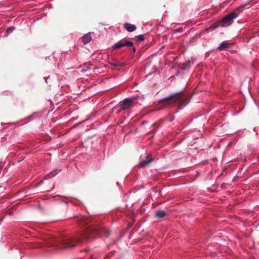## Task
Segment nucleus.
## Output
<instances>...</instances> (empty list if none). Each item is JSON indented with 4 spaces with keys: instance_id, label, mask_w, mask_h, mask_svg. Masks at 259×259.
Here are the masks:
<instances>
[{
    "instance_id": "obj_1",
    "label": "nucleus",
    "mask_w": 259,
    "mask_h": 259,
    "mask_svg": "<svg viewBox=\"0 0 259 259\" xmlns=\"http://www.w3.org/2000/svg\"><path fill=\"white\" fill-rule=\"evenodd\" d=\"M96 234H103L108 237L109 231L102 226L92 224L87 227L83 233L77 234L73 237L56 238L51 235H47L44 241L48 246L61 250L74 247L81 243L82 240L94 237Z\"/></svg>"
},
{
    "instance_id": "obj_2",
    "label": "nucleus",
    "mask_w": 259,
    "mask_h": 259,
    "mask_svg": "<svg viewBox=\"0 0 259 259\" xmlns=\"http://www.w3.org/2000/svg\"><path fill=\"white\" fill-rule=\"evenodd\" d=\"M188 98H162L158 101L159 104L164 107H169L171 105L177 106L179 109L183 108L188 103Z\"/></svg>"
},
{
    "instance_id": "obj_3",
    "label": "nucleus",
    "mask_w": 259,
    "mask_h": 259,
    "mask_svg": "<svg viewBox=\"0 0 259 259\" xmlns=\"http://www.w3.org/2000/svg\"><path fill=\"white\" fill-rule=\"evenodd\" d=\"M245 5H242L240 7L238 8L236 11L233 12L225 17L222 20L221 23L224 25H229L233 22V20L237 16L240 12H237L240 9H242L245 7Z\"/></svg>"
},
{
    "instance_id": "obj_4",
    "label": "nucleus",
    "mask_w": 259,
    "mask_h": 259,
    "mask_svg": "<svg viewBox=\"0 0 259 259\" xmlns=\"http://www.w3.org/2000/svg\"><path fill=\"white\" fill-rule=\"evenodd\" d=\"M136 98H124L122 101L118 104L121 110H127L132 107L133 106L137 104Z\"/></svg>"
},
{
    "instance_id": "obj_5",
    "label": "nucleus",
    "mask_w": 259,
    "mask_h": 259,
    "mask_svg": "<svg viewBox=\"0 0 259 259\" xmlns=\"http://www.w3.org/2000/svg\"><path fill=\"white\" fill-rule=\"evenodd\" d=\"M124 46L133 47V42L131 41L126 39L120 40L116 43L114 44L112 46V48L114 49H117L121 48V47H123Z\"/></svg>"
},
{
    "instance_id": "obj_6",
    "label": "nucleus",
    "mask_w": 259,
    "mask_h": 259,
    "mask_svg": "<svg viewBox=\"0 0 259 259\" xmlns=\"http://www.w3.org/2000/svg\"><path fill=\"white\" fill-rule=\"evenodd\" d=\"M91 218L89 217L80 215L76 218V222L81 226L87 225L91 222Z\"/></svg>"
},
{
    "instance_id": "obj_7",
    "label": "nucleus",
    "mask_w": 259,
    "mask_h": 259,
    "mask_svg": "<svg viewBox=\"0 0 259 259\" xmlns=\"http://www.w3.org/2000/svg\"><path fill=\"white\" fill-rule=\"evenodd\" d=\"M154 161V159L150 155H148L144 159L142 160L138 164L139 168H143L147 166Z\"/></svg>"
},
{
    "instance_id": "obj_8",
    "label": "nucleus",
    "mask_w": 259,
    "mask_h": 259,
    "mask_svg": "<svg viewBox=\"0 0 259 259\" xmlns=\"http://www.w3.org/2000/svg\"><path fill=\"white\" fill-rule=\"evenodd\" d=\"M124 28L128 31V32H133L136 30L137 27L135 25H133L131 23H125L124 24Z\"/></svg>"
},
{
    "instance_id": "obj_9",
    "label": "nucleus",
    "mask_w": 259,
    "mask_h": 259,
    "mask_svg": "<svg viewBox=\"0 0 259 259\" xmlns=\"http://www.w3.org/2000/svg\"><path fill=\"white\" fill-rule=\"evenodd\" d=\"M166 215V212L164 210L157 211L154 213V217L161 219Z\"/></svg>"
},
{
    "instance_id": "obj_10",
    "label": "nucleus",
    "mask_w": 259,
    "mask_h": 259,
    "mask_svg": "<svg viewBox=\"0 0 259 259\" xmlns=\"http://www.w3.org/2000/svg\"><path fill=\"white\" fill-rule=\"evenodd\" d=\"M82 40L84 44H86L90 42L92 40V37L90 34H86L82 37Z\"/></svg>"
},
{
    "instance_id": "obj_11",
    "label": "nucleus",
    "mask_w": 259,
    "mask_h": 259,
    "mask_svg": "<svg viewBox=\"0 0 259 259\" xmlns=\"http://www.w3.org/2000/svg\"><path fill=\"white\" fill-rule=\"evenodd\" d=\"M221 24V23L220 22L214 23V24H212L211 26H210L209 28L206 29L205 30L206 31L214 30L215 29H216L217 28L219 27V26L220 25V24Z\"/></svg>"
},
{
    "instance_id": "obj_12",
    "label": "nucleus",
    "mask_w": 259,
    "mask_h": 259,
    "mask_svg": "<svg viewBox=\"0 0 259 259\" xmlns=\"http://www.w3.org/2000/svg\"><path fill=\"white\" fill-rule=\"evenodd\" d=\"M229 44L223 41L222 42L218 47V49L220 51L227 49L229 47Z\"/></svg>"
},
{
    "instance_id": "obj_13",
    "label": "nucleus",
    "mask_w": 259,
    "mask_h": 259,
    "mask_svg": "<svg viewBox=\"0 0 259 259\" xmlns=\"http://www.w3.org/2000/svg\"><path fill=\"white\" fill-rule=\"evenodd\" d=\"M184 96V95L183 94V92H179L176 93L175 94H174L172 95L169 96L168 97H172V98H174V97H182Z\"/></svg>"
},
{
    "instance_id": "obj_14",
    "label": "nucleus",
    "mask_w": 259,
    "mask_h": 259,
    "mask_svg": "<svg viewBox=\"0 0 259 259\" xmlns=\"http://www.w3.org/2000/svg\"><path fill=\"white\" fill-rule=\"evenodd\" d=\"M15 27H10L8 28L6 31L7 35H9L11 33L13 32V31L14 30Z\"/></svg>"
},
{
    "instance_id": "obj_15",
    "label": "nucleus",
    "mask_w": 259,
    "mask_h": 259,
    "mask_svg": "<svg viewBox=\"0 0 259 259\" xmlns=\"http://www.w3.org/2000/svg\"><path fill=\"white\" fill-rule=\"evenodd\" d=\"M144 39V35H139L137 36V40L139 41H142Z\"/></svg>"
},
{
    "instance_id": "obj_16",
    "label": "nucleus",
    "mask_w": 259,
    "mask_h": 259,
    "mask_svg": "<svg viewBox=\"0 0 259 259\" xmlns=\"http://www.w3.org/2000/svg\"><path fill=\"white\" fill-rule=\"evenodd\" d=\"M55 175L56 174H54V172H51L47 176V177H48V179H50L53 178L54 176H55Z\"/></svg>"
},
{
    "instance_id": "obj_17",
    "label": "nucleus",
    "mask_w": 259,
    "mask_h": 259,
    "mask_svg": "<svg viewBox=\"0 0 259 259\" xmlns=\"http://www.w3.org/2000/svg\"><path fill=\"white\" fill-rule=\"evenodd\" d=\"M132 47V50H133V53L134 54L136 51V48L135 47H134V46Z\"/></svg>"
},
{
    "instance_id": "obj_18",
    "label": "nucleus",
    "mask_w": 259,
    "mask_h": 259,
    "mask_svg": "<svg viewBox=\"0 0 259 259\" xmlns=\"http://www.w3.org/2000/svg\"><path fill=\"white\" fill-rule=\"evenodd\" d=\"M114 65L115 66H121V64H120V63H118V64H114Z\"/></svg>"
},
{
    "instance_id": "obj_19",
    "label": "nucleus",
    "mask_w": 259,
    "mask_h": 259,
    "mask_svg": "<svg viewBox=\"0 0 259 259\" xmlns=\"http://www.w3.org/2000/svg\"><path fill=\"white\" fill-rule=\"evenodd\" d=\"M169 120H170V121H172L173 120V118H172V117H170V118H169Z\"/></svg>"
},
{
    "instance_id": "obj_20",
    "label": "nucleus",
    "mask_w": 259,
    "mask_h": 259,
    "mask_svg": "<svg viewBox=\"0 0 259 259\" xmlns=\"http://www.w3.org/2000/svg\"><path fill=\"white\" fill-rule=\"evenodd\" d=\"M187 69V67H184L183 68V69H184V70H185V69Z\"/></svg>"
},
{
    "instance_id": "obj_21",
    "label": "nucleus",
    "mask_w": 259,
    "mask_h": 259,
    "mask_svg": "<svg viewBox=\"0 0 259 259\" xmlns=\"http://www.w3.org/2000/svg\"><path fill=\"white\" fill-rule=\"evenodd\" d=\"M50 103H51V104L53 103V101H50Z\"/></svg>"
}]
</instances>
